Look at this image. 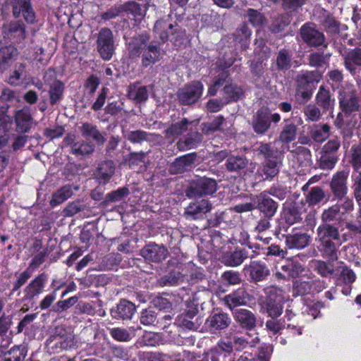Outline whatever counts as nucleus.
<instances>
[{"label": "nucleus", "instance_id": "1", "mask_svg": "<svg viewBox=\"0 0 361 361\" xmlns=\"http://www.w3.org/2000/svg\"><path fill=\"white\" fill-rule=\"evenodd\" d=\"M315 242L322 255L331 261L338 259V252L342 245L338 227L333 224H322L316 231Z\"/></svg>", "mask_w": 361, "mask_h": 361}, {"label": "nucleus", "instance_id": "2", "mask_svg": "<svg viewBox=\"0 0 361 361\" xmlns=\"http://www.w3.org/2000/svg\"><path fill=\"white\" fill-rule=\"evenodd\" d=\"M97 51L104 61H110L115 54L116 44L112 31L107 27H102L97 35Z\"/></svg>", "mask_w": 361, "mask_h": 361}, {"label": "nucleus", "instance_id": "3", "mask_svg": "<svg viewBox=\"0 0 361 361\" xmlns=\"http://www.w3.org/2000/svg\"><path fill=\"white\" fill-rule=\"evenodd\" d=\"M338 100L341 109L346 114L357 111L360 109V97L352 84L345 83L341 88Z\"/></svg>", "mask_w": 361, "mask_h": 361}, {"label": "nucleus", "instance_id": "4", "mask_svg": "<svg viewBox=\"0 0 361 361\" xmlns=\"http://www.w3.org/2000/svg\"><path fill=\"white\" fill-rule=\"evenodd\" d=\"M281 120L278 113L271 114L268 109H259L253 116L252 126L258 135L265 134L271 127V123H277Z\"/></svg>", "mask_w": 361, "mask_h": 361}, {"label": "nucleus", "instance_id": "5", "mask_svg": "<svg viewBox=\"0 0 361 361\" xmlns=\"http://www.w3.org/2000/svg\"><path fill=\"white\" fill-rule=\"evenodd\" d=\"M6 6L11 9L13 18H18L23 16L24 20L30 24L35 22L36 16L31 0H6Z\"/></svg>", "mask_w": 361, "mask_h": 361}, {"label": "nucleus", "instance_id": "6", "mask_svg": "<svg viewBox=\"0 0 361 361\" xmlns=\"http://www.w3.org/2000/svg\"><path fill=\"white\" fill-rule=\"evenodd\" d=\"M204 85L200 81H192L180 88L177 93L179 102L183 105H192L201 97Z\"/></svg>", "mask_w": 361, "mask_h": 361}, {"label": "nucleus", "instance_id": "7", "mask_svg": "<svg viewBox=\"0 0 361 361\" xmlns=\"http://www.w3.org/2000/svg\"><path fill=\"white\" fill-rule=\"evenodd\" d=\"M217 189L216 181L213 178L202 177L193 182L186 190L189 198L214 194Z\"/></svg>", "mask_w": 361, "mask_h": 361}, {"label": "nucleus", "instance_id": "8", "mask_svg": "<svg viewBox=\"0 0 361 361\" xmlns=\"http://www.w3.org/2000/svg\"><path fill=\"white\" fill-rule=\"evenodd\" d=\"M75 345L74 336L71 333L56 334L51 336L46 343L47 351L51 354L59 353Z\"/></svg>", "mask_w": 361, "mask_h": 361}, {"label": "nucleus", "instance_id": "9", "mask_svg": "<svg viewBox=\"0 0 361 361\" xmlns=\"http://www.w3.org/2000/svg\"><path fill=\"white\" fill-rule=\"evenodd\" d=\"M44 81L49 85V94L51 105L54 106L63 97L64 84L55 79L54 71L48 70L44 75Z\"/></svg>", "mask_w": 361, "mask_h": 361}, {"label": "nucleus", "instance_id": "10", "mask_svg": "<svg viewBox=\"0 0 361 361\" xmlns=\"http://www.w3.org/2000/svg\"><path fill=\"white\" fill-rule=\"evenodd\" d=\"M212 209V203L208 200L202 199L190 203L185 209L184 216L190 220L202 219Z\"/></svg>", "mask_w": 361, "mask_h": 361}, {"label": "nucleus", "instance_id": "11", "mask_svg": "<svg viewBox=\"0 0 361 361\" xmlns=\"http://www.w3.org/2000/svg\"><path fill=\"white\" fill-rule=\"evenodd\" d=\"M255 209L268 218H273L278 209V203L266 191L257 195L255 200Z\"/></svg>", "mask_w": 361, "mask_h": 361}, {"label": "nucleus", "instance_id": "12", "mask_svg": "<svg viewBox=\"0 0 361 361\" xmlns=\"http://www.w3.org/2000/svg\"><path fill=\"white\" fill-rule=\"evenodd\" d=\"M300 35L303 41L311 47L327 46L324 34L310 24H305L300 29Z\"/></svg>", "mask_w": 361, "mask_h": 361}, {"label": "nucleus", "instance_id": "13", "mask_svg": "<svg viewBox=\"0 0 361 361\" xmlns=\"http://www.w3.org/2000/svg\"><path fill=\"white\" fill-rule=\"evenodd\" d=\"M231 323V318L225 312H214L209 316L204 323L205 329L214 334L218 331L226 329Z\"/></svg>", "mask_w": 361, "mask_h": 361}, {"label": "nucleus", "instance_id": "14", "mask_svg": "<svg viewBox=\"0 0 361 361\" xmlns=\"http://www.w3.org/2000/svg\"><path fill=\"white\" fill-rule=\"evenodd\" d=\"M322 78V73L319 71H302L295 78L296 87L313 91Z\"/></svg>", "mask_w": 361, "mask_h": 361}, {"label": "nucleus", "instance_id": "15", "mask_svg": "<svg viewBox=\"0 0 361 361\" xmlns=\"http://www.w3.org/2000/svg\"><path fill=\"white\" fill-rule=\"evenodd\" d=\"M149 36L147 33L135 35L127 43L129 57L132 59L140 58L147 47Z\"/></svg>", "mask_w": 361, "mask_h": 361}, {"label": "nucleus", "instance_id": "16", "mask_svg": "<svg viewBox=\"0 0 361 361\" xmlns=\"http://www.w3.org/2000/svg\"><path fill=\"white\" fill-rule=\"evenodd\" d=\"M252 299V296L248 293L247 290L244 287H241L226 295L224 298V302L232 310L238 306L246 305Z\"/></svg>", "mask_w": 361, "mask_h": 361}, {"label": "nucleus", "instance_id": "17", "mask_svg": "<svg viewBox=\"0 0 361 361\" xmlns=\"http://www.w3.org/2000/svg\"><path fill=\"white\" fill-rule=\"evenodd\" d=\"M197 159L195 153H189L176 158L169 167L171 174H180L190 171L195 164Z\"/></svg>", "mask_w": 361, "mask_h": 361}, {"label": "nucleus", "instance_id": "18", "mask_svg": "<svg viewBox=\"0 0 361 361\" xmlns=\"http://www.w3.org/2000/svg\"><path fill=\"white\" fill-rule=\"evenodd\" d=\"M140 255L149 262L159 263L166 258L168 250L163 245L152 243L141 249Z\"/></svg>", "mask_w": 361, "mask_h": 361}, {"label": "nucleus", "instance_id": "19", "mask_svg": "<svg viewBox=\"0 0 361 361\" xmlns=\"http://www.w3.org/2000/svg\"><path fill=\"white\" fill-rule=\"evenodd\" d=\"M348 173L344 171H338L335 173L330 183V188L334 195L338 200H342L345 197L348 187L347 178Z\"/></svg>", "mask_w": 361, "mask_h": 361}, {"label": "nucleus", "instance_id": "20", "mask_svg": "<svg viewBox=\"0 0 361 361\" xmlns=\"http://www.w3.org/2000/svg\"><path fill=\"white\" fill-rule=\"evenodd\" d=\"M244 271L249 272L252 281L257 283L265 280L270 274L267 264L260 261H252L244 267Z\"/></svg>", "mask_w": 361, "mask_h": 361}, {"label": "nucleus", "instance_id": "21", "mask_svg": "<svg viewBox=\"0 0 361 361\" xmlns=\"http://www.w3.org/2000/svg\"><path fill=\"white\" fill-rule=\"evenodd\" d=\"M235 322L245 330H252L256 327L257 318L255 314L247 309H238L233 313Z\"/></svg>", "mask_w": 361, "mask_h": 361}, {"label": "nucleus", "instance_id": "22", "mask_svg": "<svg viewBox=\"0 0 361 361\" xmlns=\"http://www.w3.org/2000/svg\"><path fill=\"white\" fill-rule=\"evenodd\" d=\"M14 118L17 131L25 133L30 130L33 123V118L31 115L30 107L25 106L22 109L16 111Z\"/></svg>", "mask_w": 361, "mask_h": 361}, {"label": "nucleus", "instance_id": "23", "mask_svg": "<svg viewBox=\"0 0 361 361\" xmlns=\"http://www.w3.org/2000/svg\"><path fill=\"white\" fill-rule=\"evenodd\" d=\"M135 305L125 299L121 300L115 308L111 310V315L116 319H130L135 312Z\"/></svg>", "mask_w": 361, "mask_h": 361}, {"label": "nucleus", "instance_id": "24", "mask_svg": "<svg viewBox=\"0 0 361 361\" xmlns=\"http://www.w3.org/2000/svg\"><path fill=\"white\" fill-rule=\"evenodd\" d=\"M161 56L160 45L158 42L152 41L142 54V66L147 68L158 61Z\"/></svg>", "mask_w": 361, "mask_h": 361}, {"label": "nucleus", "instance_id": "25", "mask_svg": "<svg viewBox=\"0 0 361 361\" xmlns=\"http://www.w3.org/2000/svg\"><path fill=\"white\" fill-rule=\"evenodd\" d=\"M316 104L324 112L331 111L335 105V99L329 88L321 85L315 96Z\"/></svg>", "mask_w": 361, "mask_h": 361}, {"label": "nucleus", "instance_id": "26", "mask_svg": "<svg viewBox=\"0 0 361 361\" xmlns=\"http://www.w3.org/2000/svg\"><path fill=\"white\" fill-rule=\"evenodd\" d=\"M80 131L84 138L87 140H93L97 145H102L105 142L104 135L91 123H83L80 127Z\"/></svg>", "mask_w": 361, "mask_h": 361}, {"label": "nucleus", "instance_id": "27", "mask_svg": "<svg viewBox=\"0 0 361 361\" xmlns=\"http://www.w3.org/2000/svg\"><path fill=\"white\" fill-rule=\"evenodd\" d=\"M310 236L302 231H293L286 236V244L289 249H302L310 242Z\"/></svg>", "mask_w": 361, "mask_h": 361}, {"label": "nucleus", "instance_id": "28", "mask_svg": "<svg viewBox=\"0 0 361 361\" xmlns=\"http://www.w3.org/2000/svg\"><path fill=\"white\" fill-rule=\"evenodd\" d=\"M176 323L183 329L193 331L198 329L200 326V322L197 317V312L194 310L178 315Z\"/></svg>", "mask_w": 361, "mask_h": 361}, {"label": "nucleus", "instance_id": "29", "mask_svg": "<svg viewBox=\"0 0 361 361\" xmlns=\"http://www.w3.org/2000/svg\"><path fill=\"white\" fill-rule=\"evenodd\" d=\"M345 68L355 75L361 70V49L355 48L350 50L344 56Z\"/></svg>", "mask_w": 361, "mask_h": 361}, {"label": "nucleus", "instance_id": "30", "mask_svg": "<svg viewBox=\"0 0 361 361\" xmlns=\"http://www.w3.org/2000/svg\"><path fill=\"white\" fill-rule=\"evenodd\" d=\"M47 281V276L44 273L36 276L25 288V297L32 299L41 294L44 291Z\"/></svg>", "mask_w": 361, "mask_h": 361}, {"label": "nucleus", "instance_id": "31", "mask_svg": "<svg viewBox=\"0 0 361 361\" xmlns=\"http://www.w3.org/2000/svg\"><path fill=\"white\" fill-rule=\"evenodd\" d=\"M322 224H331L335 222L336 226L344 221L345 217L341 212V207L338 204H334L324 209L321 215Z\"/></svg>", "mask_w": 361, "mask_h": 361}, {"label": "nucleus", "instance_id": "32", "mask_svg": "<svg viewBox=\"0 0 361 361\" xmlns=\"http://www.w3.org/2000/svg\"><path fill=\"white\" fill-rule=\"evenodd\" d=\"M73 189L75 190H78L79 187H73V185L68 184L56 190L52 195V197L49 202L51 207H54L59 205L68 198L71 197L73 195Z\"/></svg>", "mask_w": 361, "mask_h": 361}, {"label": "nucleus", "instance_id": "33", "mask_svg": "<svg viewBox=\"0 0 361 361\" xmlns=\"http://www.w3.org/2000/svg\"><path fill=\"white\" fill-rule=\"evenodd\" d=\"M311 273L305 274L295 279L293 283L294 295H305L311 293Z\"/></svg>", "mask_w": 361, "mask_h": 361}, {"label": "nucleus", "instance_id": "34", "mask_svg": "<svg viewBox=\"0 0 361 361\" xmlns=\"http://www.w3.org/2000/svg\"><path fill=\"white\" fill-rule=\"evenodd\" d=\"M115 171V164L112 161L101 163L94 173L99 183L105 184L109 182Z\"/></svg>", "mask_w": 361, "mask_h": 361}, {"label": "nucleus", "instance_id": "35", "mask_svg": "<svg viewBox=\"0 0 361 361\" xmlns=\"http://www.w3.org/2000/svg\"><path fill=\"white\" fill-rule=\"evenodd\" d=\"M5 33L8 38L21 42L26 37L25 26L21 20L11 22L6 27Z\"/></svg>", "mask_w": 361, "mask_h": 361}, {"label": "nucleus", "instance_id": "36", "mask_svg": "<svg viewBox=\"0 0 361 361\" xmlns=\"http://www.w3.org/2000/svg\"><path fill=\"white\" fill-rule=\"evenodd\" d=\"M249 160L244 156L230 155L226 159L225 166L229 172L240 173L248 165Z\"/></svg>", "mask_w": 361, "mask_h": 361}, {"label": "nucleus", "instance_id": "37", "mask_svg": "<svg viewBox=\"0 0 361 361\" xmlns=\"http://www.w3.org/2000/svg\"><path fill=\"white\" fill-rule=\"evenodd\" d=\"M248 257V252L245 249L235 250L233 252H227L223 257L224 262L230 267H238Z\"/></svg>", "mask_w": 361, "mask_h": 361}, {"label": "nucleus", "instance_id": "38", "mask_svg": "<svg viewBox=\"0 0 361 361\" xmlns=\"http://www.w3.org/2000/svg\"><path fill=\"white\" fill-rule=\"evenodd\" d=\"M159 135L155 133H147L142 130L130 131L127 135V139L133 144H141L143 142L155 141Z\"/></svg>", "mask_w": 361, "mask_h": 361}, {"label": "nucleus", "instance_id": "39", "mask_svg": "<svg viewBox=\"0 0 361 361\" xmlns=\"http://www.w3.org/2000/svg\"><path fill=\"white\" fill-rule=\"evenodd\" d=\"M202 141V135L198 132L189 133L184 139L178 141L176 145L180 151L195 148Z\"/></svg>", "mask_w": 361, "mask_h": 361}, {"label": "nucleus", "instance_id": "40", "mask_svg": "<svg viewBox=\"0 0 361 361\" xmlns=\"http://www.w3.org/2000/svg\"><path fill=\"white\" fill-rule=\"evenodd\" d=\"M136 329L134 327L124 329L121 327L112 328L109 330L111 336L119 342H128L135 336Z\"/></svg>", "mask_w": 361, "mask_h": 361}, {"label": "nucleus", "instance_id": "41", "mask_svg": "<svg viewBox=\"0 0 361 361\" xmlns=\"http://www.w3.org/2000/svg\"><path fill=\"white\" fill-rule=\"evenodd\" d=\"M311 138L317 142H323L330 135V126L327 123L314 125L310 131Z\"/></svg>", "mask_w": 361, "mask_h": 361}, {"label": "nucleus", "instance_id": "42", "mask_svg": "<svg viewBox=\"0 0 361 361\" xmlns=\"http://www.w3.org/2000/svg\"><path fill=\"white\" fill-rule=\"evenodd\" d=\"M223 92L226 104L236 102L241 99L243 95V90L241 87L233 83L226 85L223 89Z\"/></svg>", "mask_w": 361, "mask_h": 361}, {"label": "nucleus", "instance_id": "43", "mask_svg": "<svg viewBox=\"0 0 361 361\" xmlns=\"http://www.w3.org/2000/svg\"><path fill=\"white\" fill-rule=\"evenodd\" d=\"M289 119H285L286 123L279 135V140L283 143H290L294 141L297 136L298 127L293 123H288Z\"/></svg>", "mask_w": 361, "mask_h": 361}, {"label": "nucleus", "instance_id": "44", "mask_svg": "<svg viewBox=\"0 0 361 361\" xmlns=\"http://www.w3.org/2000/svg\"><path fill=\"white\" fill-rule=\"evenodd\" d=\"M128 97L136 102H144L148 99V91L145 86L133 84L129 86Z\"/></svg>", "mask_w": 361, "mask_h": 361}, {"label": "nucleus", "instance_id": "45", "mask_svg": "<svg viewBox=\"0 0 361 361\" xmlns=\"http://www.w3.org/2000/svg\"><path fill=\"white\" fill-rule=\"evenodd\" d=\"M331 54L314 51L307 56L308 65L317 68L328 66Z\"/></svg>", "mask_w": 361, "mask_h": 361}, {"label": "nucleus", "instance_id": "46", "mask_svg": "<svg viewBox=\"0 0 361 361\" xmlns=\"http://www.w3.org/2000/svg\"><path fill=\"white\" fill-rule=\"evenodd\" d=\"M325 196V192L322 188L314 186L305 195V201L310 207H314L320 204Z\"/></svg>", "mask_w": 361, "mask_h": 361}, {"label": "nucleus", "instance_id": "47", "mask_svg": "<svg viewBox=\"0 0 361 361\" xmlns=\"http://www.w3.org/2000/svg\"><path fill=\"white\" fill-rule=\"evenodd\" d=\"M288 278H297L303 275L305 271V267L298 262H289L281 267Z\"/></svg>", "mask_w": 361, "mask_h": 361}, {"label": "nucleus", "instance_id": "48", "mask_svg": "<svg viewBox=\"0 0 361 361\" xmlns=\"http://www.w3.org/2000/svg\"><path fill=\"white\" fill-rule=\"evenodd\" d=\"M257 151L266 161L281 159L280 152L272 143H260Z\"/></svg>", "mask_w": 361, "mask_h": 361}, {"label": "nucleus", "instance_id": "49", "mask_svg": "<svg viewBox=\"0 0 361 361\" xmlns=\"http://www.w3.org/2000/svg\"><path fill=\"white\" fill-rule=\"evenodd\" d=\"M251 30L246 24L240 25L233 34L235 42L241 44L243 49H245L248 47V41L251 36Z\"/></svg>", "mask_w": 361, "mask_h": 361}, {"label": "nucleus", "instance_id": "50", "mask_svg": "<svg viewBox=\"0 0 361 361\" xmlns=\"http://www.w3.org/2000/svg\"><path fill=\"white\" fill-rule=\"evenodd\" d=\"M264 293L267 296L264 301H271L276 303H284L285 302L284 291L279 287H267L264 289Z\"/></svg>", "mask_w": 361, "mask_h": 361}, {"label": "nucleus", "instance_id": "51", "mask_svg": "<svg viewBox=\"0 0 361 361\" xmlns=\"http://www.w3.org/2000/svg\"><path fill=\"white\" fill-rule=\"evenodd\" d=\"M264 312L268 314L269 317H279L283 312V303H276L271 301H262L260 302Z\"/></svg>", "mask_w": 361, "mask_h": 361}, {"label": "nucleus", "instance_id": "52", "mask_svg": "<svg viewBox=\"0 0 361 361\" xmlns=\"http://www.w3.org/2000/svg\"><path fill=\"white\" fill-rule=\"evenodd\" d=\"M281 164V158L277 159H269L265 161L263 166V173L266 177L272 178L276 176L279 172Z\"/></svg>", "mask_w": 361, "mask_h": 361}, {"label": "nucleus", "instance_id": "53", "mask_svg": "<svg viewBox=\"0 0 361 361\" xmlns=\"http://www.w3.org/2000/svg\"><path fill=\"white\" fill-rule=\"evenodd\" d=\"M277 69L279 71H286L291 66V56L289 52L285 49H281L276 59Z\"/></svg>", "mask_w": 361, "mask_h": 361}, {"label": "nucleus", "instance_id": "54", "mask_svg": "<svg viewBox=\"0 0 361 361\" xmlns=\"http://www.w3.org/2000/svg\"><path fill=\"white\" fill-rule=\"evenodd\" d=\"M94 150V145L91 142H81L73 144L71 147L72 154L76 156H84L92 153Z\"/></svg>", "mask_w": 361, "mask_h": 361}, {"label": "nucleus", "instance_id": "55", "mask_svg": "<svg viewBox=\"0 0 361 361\" xmlns=\"http://www.w3.org/2000/svg\"><path fill=\"white\" fill-rule=\"evenodd\" d=\"M254 53L257 59L267 60L270 56L271 49L266 45L265 41L262 38L256 39Z\"/></svg>", "mask_w": 361, "mask_h": 361}, {"label": "nucleus", "instance_id": "56", "mask_svg": "<svg viewBox=\"0 0 361 361\" xmlns=\"http://www.w3.org/2000/svg\"><path fill=\"white\" fill-rule=\"evenodd\" d=\"M338 156L320 152L319 166L322 169L331 170L338 161Z\"/></svg>", "mask_w": 361, "mask_h": 361}, {"label": "nucleus", "instance_id": "57", "mask_svg": "<svg viewBox=\"0 0 361 361\" xmlns=\"http://www.w3.org/2000/svg\"><path fill=\"white\" fill-rule=\"evenodd\" d=\"M154 29L159 38L163 42H165L169 38L168 30H172L173 29V25L172 24H168L165 20H159L156 21Z\"/></svg>", "mask_w": 361, "mask_h": 361}, {"label": "nucleus", "instance_id": "58", "mask_svg": "<svg viewBox=\"0 0 361 361\" xmlns=\"http://www.w3.org/2000/svg\"><path fill=\"white\" fill-rule=\"evenodd\" d=\"M130 192L127 188H121L116 190L112 191L106 195L105 200L102 202L106 205L110 202H116L121 201L123 197L128 196Z\"/></svg>", "mask_w": 361, "mask_h": 361}, {"label": "nucleus", "instance_id": "59", "mask_svg": "<svg viewBox=\"0 0 361 361\" xmlns=\"http://www.w3.org/2000/svg\"><path fill=\"white\" fill-rule=\"evenodd\" d=\"M189 121L186 118H183L178 123L172 124L169 128L165 130L166 135L170 136H178L181 135L188 129Z\"/></svg>", "mask_w": 361, "mask_h": 361}, {"label": "nucleus", "instance_id": "60", "mask_svg": "<svg viewBox=\"0 0 361 361\" xmlns=\"http://www.w3.org/2000/svg\"><path fill=\"white\" fill-rule=\"evenodd\" d=\"M224 121L225 119L223 116H218L212 122L202 123V130L207 135L220 130Z\"/></svg>", "mask_w": 361, "mask_h": 361}, {"label": "nucleus", "instance_id": "61", "mask_svg": "<svg viewBox=\"0 0 361 361\" xmlns=\"http://www.w3.org/2000/svg\"><path fill=\"white\" fill-rule=\"evenodd\" d=\"M284 219L289 225L300 222L302 219L301 213L295 207H290L286 209L283 212Z\"/></svg>", "mask_w": 361, "mask_h": 361}, {"label": "nucleus", "instance_id": "62", "mask_svg": "<svg viewBox=\"0 0 361 361\" xmlns=\"http://www.w3.org/2000/svg\"><path fill=\"white\" fill-rule=\"evenodd\" d=\"M184 276L179 271H171L161 277L160 283L163 286H176L183 281Z\"/></svg>", "mask_w": 361, "mask_h": 361}, {"label": "nucleus", "instance_id": "63", "mask_svg": "<svg viewBox=\"0 0 361 361\" xmlns=\"http://www.w3.org/2000/svg\"><path fill=\"white\" fill-rule=\"evenodd\" d=\"M290 23V18L288 15H281L278 16L270 25L271 32L278 33L284 30Z\"/></svg>", "mask_w": 361, "mask_h": 361}, {"label": "nucleus", "instance_id": "64", "mask_svg": "<svg viewBox=\"0 0 361 361\" xmlns=\"http://www.w3.org/2000/svg\"><path fill=\"white\" fill-rule=\"evenodd\" d=\"M87 206L83 204L80 200H75L70 202L63 210L64 216H73L81 211L86 209Z\"/></svg>", "mask_w": 361, "mask_h": 361}]
</instances>
